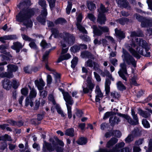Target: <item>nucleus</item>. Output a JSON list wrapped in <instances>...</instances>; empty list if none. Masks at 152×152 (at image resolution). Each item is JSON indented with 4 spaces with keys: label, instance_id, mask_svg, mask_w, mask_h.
I'll return each instance as SVG.
<instances>
[{
    "label": "nucleus",
    "instance_id": "nucleus-50",
    "mask_svg": "<svg viewBox=\"0 0 152 152\" xmlns=\"http://www.w3.org/2000/svg\"><path fill=\"white\" fill-rule=\"evenodd\" d=\"M110 96L113 98L118 99L120 97V95L118 93L114 91L111 93Z\"/></svg>",
    "mask_w": 152,
    "mask_h": 152
},
{
    "label": "nucleus",
    "instance_id": "nucleus-55",
    "mask_svg": "<svg viewBox=\"0 0 152 152\" xmlns=\"http://www.w3.org/2000/svg\"><path fill=\"white\" fill-rule=\"evenodd\" d=\"M93 66V69L95 71H97L99 72L101 70L99 68V65L95 62L94 63Z\"/></svg>",
    "mask_w": 152,
    "mask_h": 152
},
{
    "label": "nucleus",
    "instance_id": "nucleus-31",
    "mask_svg": "<svg viewBox=\"0 0 152 152\" xmlns=\"http://www.w3.org/2000/svg\"><path fill=\"white\" fill-rule=\"evenodd\" d=\"M31 91L29 95V97L30 99L35 98L37 95V92L36 90L34 88H31L29 87Z\"/></svg>",
    "mask_w": 152,
    "mask_h": 152
},
{
    "label": "nucleus",
    "instance_id": "nucleus-10",
    "mask_svg": "<svg viewBox=\"0 0 152 152\" xmlns=\"http://www.w3.org/2000/svg\"><path fill=\"white\" fill-rule=\"evenodd\" d=\"M87 82V86H82L83 92L85 94L92 92L95 86V85L91 82V78L90 77H88Z\"/></svg>",
    "mask_w": 152,
    "mask_h": 152
},
{
    "label": "nucleus",
    "instance_id": "nucleus-2",
    "mask_svg": "<svg viewBox=\"0 0 152 152\" xmlns=\"http://www.w3.org/2000/svg\"><path fill=\"white\" fill-rule=\"evenodd\" d=\"M52 34L54 35L55 38L60 37L62 40L61 41V46L62 48L67 46H70L73 45L75 41V37L73 34L67 32L59 33L58 30L55 28L51 29Z\"/></svg>",
    "mask_w": 152,
    "mask_h": 152
},
{
    "label": "nucleus",
    "instance_id": "nucleus-62",
    "mask_svg": "<svg viewBox=\"0 0 152 152\" xmlns=\"http://www.w3.org/2000/svg\"><path fill=\"white\" fill-rule=\"evenodd\" d=\"M3 137H4L3 141L5 142L7 141H12V139H11V137L8 134H5L3 136Z\"/></svg>",
    "mask_w": 152,
    "mask_h": 152
},
{
    "label": "nucleus",
    "instance_id": "nucleus-46",
    "mask_svg": "<svg viewBox=\"0 0 152 152\" xmlns=\"http://www.w3.org/2000/svg\"><path fill=\"white\" fill-rule=\"evenodd\" d=\"M80 49L79 45H75L71 47L70 50L71 51L73 52H76L79 51Z\"/></svg>",
    "mask_w": 152,
    "mask_h": 152
},
{
    "label": "nucleus",
    "instance_id": "nucleus-53",
    "mask_svg": "<svg viewBox=\"0 0 152 152\" xmlns=\"http://www.w3.org/2000/svg\"><path fill=\"white\" fill-rule=\"evenodd\" d=\"M32 69L31 67L27 66L25 67L23 69V70L25 73L30 74L32 72Z\"/></svg>",
    "mask_w": 152,
    "mask_h": 152
},
{
    "label": "nucleus",
    "instance_id": "nucleus-13",
    "mask_svg": "<svg viewBox=\"0 0 152 152\" xmlns=\"http://www.w3.org/2000/svg\"><path fill=\"white\" fill-rule=\"evenodd\" d=\"M63 97L65 101L66 106L72 105L74 103L73 99L69 93L66 92H62Z\"/></svg>",
    "mask_w": 152,
    "mask_h": 152
},
{
    "label": "nucleus",
    "instance_id": "nucleus-48",
    "mask_svg": "<svg viewBox=\"0 0 152 152\" xmlns=\"http://www.w3.org/2000/svg\"><path fill=\"white\" fill-rule=\"evenodd\" d=\"M137 77L136 76L132 77L130 80V82L131 85H134L135 86H137L138 85L137 84L136 80Z\"/></svg>",
    "mask_w": 152,
    "mask_h": 152
},
{
    "label": "nucleus",
    "instance_id": "nucleus-39",
    "mask_svg": "<svg viewBox=\"0 0 152 152\" xmlns=\"http://www.w3.org/2000/svg\"><path fill=\"white\" fill-rule=\"evenodd\" d=\"M30 42L29 44L30 47L33 49L37 50L38 49L35 43V40L32 39L31 41H30Z\"/></svg>",
    "mask_w": 152,
    "mask_h": 152
},
{
    "label": "nucleus",
    "instance_id": "nucleus-47",
    "mask_svg": "<svg viewBox=\"0 0 152 152\" xmlns=\"http://www.w3.org/2000/svg\"><path fill=\"white\" fill-rule=\"evenodd\" d=\"M117 21L122 25H124L129 21L128 19L126 18H121L118 20Z\"/></svg>",
    "mask_w": 152,
    "mask_h": 152
},
{
    "label": "nucleus",
    "instance_id": "nucleus-64",
    "mask_svg": "<svg viewBox=\"0 0 152 152\" xmlns=\"http://www.w3.org/2000/svg\"><path fill=\"white\" fill-rule=\"evenodd\" d=\"M131 149H129L128 147H125L120 149L118 151L116 152H130L131 151Z\"/></svg>",
    "mask_w": 152,
    "mask_h": 152
},
{
    "label": "nucleus",
    "instance_id": "nucleus-21",
    "mask_svg": "<svg viewBox=\"0 0 152 152\" xmlns=\"http://www.w3.org/2000/svg\"><path fill=\"white\" fill-rule=\"evenodd\" d=\"M76 142L79 145H85L87 142V139L86 137H81L78 139Z\"/></svg>",
    "mask_w": 152,
    "mask_h": 152
},
{
    "label": "nucleus",
    "instance_id": "nucleus-49",
    "mask_svg": "<svg viewBox=\"0 0 152 152\" xmlns=\"http://www.w3.org/2000/svg\"><path fill=\"white\" fill-rule=\"evenodd\" d=\"M26 106H27L29 105L31 107H32L33 105V102H32L31 99H30L29 97H27L26 100Z\"/></svg>",
    "mask_w": 152,
    "mask_h": 152
},
{
    "label": "nucleus",
    "instance_id": "nucleus-29",
    "mask_svg": "<svg viewBox=\"0 0 152 152\" xmlns=\"http://www.w3.org/2000/svg\"><path fill=\"white\" fill-rule=\"evenodd\" d=\"M65 135L73 137L74 136V130L73 128L68 129L65 131Z\"/></svg>",
    "mask_w": 152,
    "mask_h": 152
},
{
    "label": "nucleus",
    "instance_id": "nucleus-19",
    "mask_svg": "<svg viewBox=\"0 0 152 152\" xmlns=\"http://www.w3.org/2000/svg\"><path fill=\"white\" fill-rule=\"evenodd\" d=\"M99 73L102 76L105 77L106 76L110 79L112 80L113 81H114V78L113 77L112 75L110 74L108 70H104V71H103L101 70L99 72Z\"/></svg>",
    "mask_w": 152,
    "mask_h": 152
},
{
    "label": "nucleus",
    "instance_id": "nucleus-27",
    "mask_svg": "<svg viewBox=\"0 0 152 152\" xmlns=\"http://www.w3.org/2000/svg\"><path fill=\"white\" fill-rule=\"evenodd\" d=\"M8 71L12 73V72H16L18 69L17 66L12 64H9L7 66Z\"/></svg>",
    "mask_w": 152,
    "mask_h": 152
},
{
    "label": "nucleus",
    "instance_id": "nucleus-4",
    "mask_svg": "<svg viewBox=\"0 0 152 152\" xmlns=\"http://www.w3.org/2000/svg\"><path fill=\"white\" fill-rule=\"evenodd\" d=\"M57 141L58 144L61 147H60L57 146V145L55 143V141L53 140L52 142V144L53 146H51L50 144L46 142H44L45 146L46 147L47 149L50 151H53L55 150L57 152H63V147L64 146V143L61 140L57 139Z\"/></svg>",
    "mask_w": 152,
    "mask_h": 152
},
{
    "label": "nucleus",
    "instance_id": "nucleus-1",
    "mask_svg": "<svg viewBox=\"0 0 152 152\" xmlns=\"http://www.w3.org/2000/svg\"><path fill=\"white\" fill-rule=\"evenodd\" d=\"M131 45L134 48L139 46L136 48L137 51L132 48H130L129 49V51L132 55L137 58L139 59L140 58V56L139 54L147 57L150 56V52L149 51L150 49V47L145 41L142 39L136 38L134 41H132Z\"/></svg>",
    "mask_w": 152,
    "mask_h": 152
},
{
    "label": "nucleus",
    "instance_id": "nucleus-16",
    "mask_svg": "<svg viewBox=\"0 0 152 152\" xmlns=\"http://www.w3.org/2000/svg\"><path fill=\"white\" fill-rule=\"evenodd\" d=\"M95 93L96 94L95 101L96 102H99V103L100 100L103 97V95L99 87L98 86H96V87Z\"/></svg>",
    "mask_w": 152,
    "mask_h": 152
},
{
    "label": "nucleus",
    "instance_id": "nucleus-32",
    "mask_svg": "<svg viewBox=\"0 0 152 152\" xmlns=\"http://www.w3.org/2000/svg\"><path fill=\"white\" fill-rule=\"evenodd\" d=\"M81 56L83 58H91L92 56V54L88 51H85L81 53Z\"/></svg>",
    "mask_w": 152,
    "mask_h": 152
},
{
    "label": "nucleus",
    "instance_id": "nucleus-58",
    "mask_svg": "<svg viewBox=\"0 0 152 152\" xmlns=\"http://www.w3.org/2000/svg\"><path fill=\"white\" fill-rule=\"evenodd\" d=\"M67 111L68 117L70 118L72 117V114L71 111V106L70 105H67L66 106Z\"/></svg>",
    "mask_w": 152,
    "mask_h": 152
},
{
    "label": "nucleus",
    "instance_id": "nucleus-43",
    "mask_svg": "<svg viewBox=\"0 0 152 152\" xmlns=\"http://www.w3.org/2000/svg\"><path fill=\"white\" fill-rule=\"evenodd\" d=\"M12 86V88L15 89H17L18 88L19 86V83L15 79H13L12 81V82H11Z\"/></svg>",
    "mask_w": 152,
    "mask_h": 152
},
{
    "label": "nucleus",
    "instance_id": "nucleus-57",
    "mask_svg": "<svg viewBox=\"0 0 152 152\" xmlns=\"http://www.w3.org/2000/svg\"><path fill=\"white\" fill-rule=\"evenodd\" d=\"M50 9L53 8L55 6L56 0H48Z\"/></svg>",
    "mask_w": 152,
    "mask_h": 152
},
{
    "label": "nucleus",
    "instance_id": "nucleus-11",
    "mask_svg": "<svg viewBox=\"0 0 152 152\" xmlns=\"http://www.w3.org/2000/svg\"><path fill=\"white\" fill-rule=\"evenodd\" d=\"M47 14V10H42L41 14L37 18V20L42 24L45 25Z\"/></svg>",
    "mask_w": 152,
    "mask_h": 152
},
{
    "label": "nucleus",
    "instance_id": "nucleus-18",
    "mask_svg": "<svg viewBox=\"0 0 152 152\" xmlns=\"http://www.w3.org/2000/svg\"><path fill=\"white\" fill-rule=\"evenodd\" d=\"M3 87L4 89L9 90L12 87V83L10 80L8 79H4L2 81Z\"/></svg>",
    "mask_w": 152,
    "mask_h": 152
},
{
    "label": "nucleus",
    "instance_id": "nucleus-51",
    "mask_svg": "<svg viewBox=\"0 0 152 152\" xmlns=\"http://www.w3.org/2000/svg\"><path fill=\"white\" fill-rule=\"evenodd\" d=\"M38 3L42 7L44 10L45 9L46 4V1L45 0H39Z\"/></svg>",
    "mask_w": 152,
    "mask_h": 152
},
{
    "label": "nucleus",
    "instance_id": "nucleus-56",
    "mask_svg": "<svg viewBox=\"0 0 152 152\" xmlns=\"http://www.w3.org/2000/svg\"><path fill=\"white\" fill-rule=\"evenodd\" d=\"M7 39L8 40H15L18 39V37L16 35H6Z\"/></svg>",
    "mask_w": 152,
    "mask_h": 152
},
{
    "label": "nucleus",
    "instance_id": "nucleus-5",
    "mask_svg": "<svg viewBox=\"0 0 152 152\" xmlns=\"http://www.w3.org/2000/svg\"><path fill=\"white\" fill-rule=\"evenodd\" d=\"M123 54L122 56L123 58V60L128 65L131 66L135 68L137 67V61L127 51L123 49Z\"/></svg>",
    "mask_w": 152,
    "mask_h": 152
},
{
    "label": "nucleus",
    "instance_id": "nucleus-42",
    "mask_svg": "<svg viewBox=\"0 0 152 152\" xmlns=\"http://www.w3.org/2000/svg\"><path fill=\"white\" fill-rule=\"evenodd\" d=\"M94 62L91 59H88L85 62V65L86 67H92Z\"/></svg>",
    "mask_w": 152,
    "mask_h": 152
},
{
    "label": "nucleus",
    "instance_id": "nucleus-3",
    "mask_svg": "<svg viewBox=\"0 0 152 152\" xmlns=\"http://www.w3.org/2000/svg\"><path fill=\"white\" fill-rule=\"evenodd\" d=\"M34 14V10H21L16 16V20L23 22L27 27H31L32 26V22L30 18Z\"/></svg>",
    "mask_w": 152,
    "mask_h": 152
},
{
    "label": "nucleus",
    "instance_id": "nucleus-52",
    "mask_svg": "<svg viewBox=\"0 0 152 152\" xmlns=\"http://www.w3.org/2000/svg\"><path fill=\"white\" fill-rule=\"evenodd\" d=\"M142 124L144 127L146 128H149L150 127V125L148 121L145 119H142Z\"/></svg>",
    "mask_w": 152,
    "mask_h": 152
},
{
    "label": "nucleus",
    "instance_id": "nucleus-33",
    "mask_svg": "<svg viewBox=\"0 0 152 152\" xmlns=\"http://www.w3.org/2000/svg\"><path fill=\"white\" fill-rule=\"evenodd\" d=\"M138 113L142 117L145 118H147L150 115V114L147 111H143L140 109L139 110Z\"/></svg>",
    "mask_w": 152,
    "mask_h": 152
},
{
    "label": "nucleus",
    "instance_id": "nucleus-41",
    "mask_svg": "<svg viewBox=\"0 0 152 152\" xmlns=\"http://www.w3.org/2000/svg\"><path fill=\"white\" fill-rule=\"evenodd\" d=\"M78 58L76 57H74L71 61V66L72 68H74L77 64Z\"/></svg>",
    "mask_w": 152,
    "mask_h": 152
},
{
    "label": "nucleus",
    "instance_id": "nucleus-63",
    "mask_svg": "<svg viewBox=\"0 0 152 152\" xmlns=\"http://www.w3.org/2000/svg\"><path fill=\"white\" fill-rule=\"evenodd\" d=\"M152 150V139H151L149 140L148 144V148L146 150V152H151Z\"/></svg>",
    "mask_w": 152,
    "mask_h": 152
},
{
    "label": "nucleus",
    "instance_id": "nucleus-14",
    "mask_svg": "<svg viewBox=\"0 0 152 152\" xmlns=\"http://www.w3.org/2000/svg\"><path fill=\"white\" fill-rule=\"evenodd\" d=\"M6 48V47L5 45H0V50L1 51V53L4 54L0 55V56L3 60H7L8 58L12 57V56L9 53L7 52L5 50V49Z\"/></svg>",
    "mask_w": 152,
    "mask_h": 152
},
{
    "label": "nucleus",
    "instance_id": "nucleus-45",
    "mask_svg": "<svg viewBox=\"0 0 152 152\" xmlns=\"http://www.w3.org/2000/svg\"><path fill=\"white\" fill-rule=\"evenodd\" d=\"M78 29L83 33L87 34V31L85 29L84 27H83L80 24H76Z\"/></svg>",
    "mask_w": 152,
    "mask_h": 152
},
{
    "label": "nucleus",
    "instance_id": "nucleus-12",
    "mask_svg": "<svg viewBox=\"0 0 152 152\" xmlns=\"http://www.w3.org/2000/svg\"><path fill=\"white\" fill-rule=\"evenodd\" d=\"M106 10H98L99 14L97 22L100 24H104L106 21V18L104 13L107 12Z\"/></svg>",
    "mask_w": 152,
    "mask_h": 152
},
{
    "label": "nucleus",
    "instance_id": "nucleus-38",
    "mask_svg": "<svg viewBox=\"0 0 152 152\" xmlns=\"http://www.w3.org/2000/svg\"><path fill=\"white\" fill-rule=\"evenodd\" d=\"M116 85L117 88L120 90H125L126 88L125 86L120 81H118L116 83Z\"/></svg>",
    "mask_w": 152,
    "mask_h": 152
},
{
    "label": "nucleus",
    "instance_id": "nucleus-59",
    "mask_svg": "<svg viewBox=\"0 0 152 152\" xmlns=\"http://www.w3.org/2000/svg\"><path fill=\"white\" fill-rule=\"evenodd\" d=\"M75 0H68V5L66 10H71L72 8V3Z\"/></svg>",
    "mask_w": 152,
    "mask_h": 152
},
{
    "label": "nucleus",
    "instance_id": "nucleus-34",
    "mask_svg": "<svg viewBox=\"0 0 152 152\" xmlns=\"http://www.w3.org/2000/svg\"><path fill=\"white\" fill-rule=\"evenodd\" d=\"M0 77L2 78L7 77L10 78L13 77V75L12 73L5 72L0 73Z\"/></svg>",
    "mask_w": 152,
    "mask_h": 152
},
{
    "label": "nucleus",
    "instance_id": "nucleus-25",
    "mask_svg": "<svg viewBox=\"0 0 152 152\" xmlns=\"http://www.w3.org/2000/svg\"><path fill=\"white\" fill-rule=\"evenodd\" d=\"M115 34L120 39H122L125 37V33L121 30H118L117 28L115 29Z\"/></svg>",
    "mask_w": 152,
    "mask_h": 152
},
{
    "label": "nucleus",
    "instance_id": "nucleus-26",
    "mask_svg": "<svg viewBox=\"0 0 152 152\" xmlns=\"http://www.w3.org/2000/svg\"><path fill=\"white\" fill-rule=\"evenodd\" d=\"M118 140L115 138H112L107 143L106 147L109 148L117 142Z\"/></svg>",
    "mask_w": 152,
    "mask_h": 152
},
{
    "label": "nucleus",
    "instance_id": "nucleus-60",
    "mask_svg": "<svg viewBox=\"0 0 152 152\" xmlns=\"http://www.w3.org/2000/svg\"><path fill=\"white\" fill-rule=\"evenodd\" d=\"M48 99L49 100L52 102L54 105L56 104V102L55 101L54 96L52 94H50L48 97Z\"/></svg>",
    "mask_w": 152,
    "mask_h": 152
},
{
    "label": "nucleus",
    "instance_id": "nucleus-15",
    "mask_svg": "<svg viewBox=\"0 0 152 152\" xmlns=\"http://www.w3.org/2000/svg\"><path fill=\"white\" fill-rule=\"evenodd\" d=\"M24 46V44L18 41L15 42H13V45L11 46L12 49L15 50L16 53L20 52V49H22Z\"/></svg>",
    "mask_w": 152,
    "mask_h": 152
},
{
    "label": "nucleus",
    "instance_id": "nucleus-44",
    "mask_svg": "<svg viewBox=\"0 0 152 152\" xmlns=\"http://www.w3.org/2000/svg\"><path fill=\"white\" fill-rule=\"evenodd\" d=\"M87 6L89 10H93L96 8L95 4L91 2H87Z\"/></svg>",
    "mask_w": 152,
    "mask_h": 152
},
{
    "label": "nucleus",
    "instance_id": "nucleus-37",
    "mask_svg": "<svg viewBox=\"0 0 152 152\" xmlns=\"http://www.w3.org/2000/svg\"><path fill=\"white\" fill-rule=\"evenodd\" d=\"M50 50H51L50 49L49 51H46L43 56L42 61L45 62V63L47 62L48 56Z\"/></svg>",
    "mask_w": 152,
    "mask_h": 152
},
{
    "label": "nucleus",
    "instance_id": "nucleus-17",
    "mask_svg": "<svg viewBox=\"0 0 152 152\" xmlns=\"http://www.w3.org/2000/svg\"><path fill=\"white\" fill-rule=\"evenodd\" d=\"M35 84L39 91L42 90L43 89L45 83L42 79H39V80H36L34 82Z\"/></svg>",
    "mask_w": 152,
    "mask_h": 152
},
{
    "label": "nucleus",
    "instance_id": "nucleus-20",
    "mask_svg": "<svg viewBox=\"0 0 152 152\" xmlns=\"http://www.w3.org/2000/svg\"><path fill=\"white\" fill-rule=\"evenodd\" d=\"M92 27L93 29L94 33L95 35L99 36L102 34V31L99 28V27H98L96 25H93Z\"/></svg>",
    "mask_w": 152,
    "mask_h": 152
},
{
    "label": "nucleus",
    "instance_id": "nucleus-6",
    "mask_svg": "<svg viewBox=\"0 0 152 152\" xmlns=\"http://www.w3.org/2000/svg\"><path fill=\"white\" fill-rule=\"evenodd\" d=\"M134 17L141 22V26L142 27H148L152 26V18H143L137 14H135Z\"/></svg>",
    "mask_w": 152,
    "mask_h": 152
},
{
    "label": "nucleus",
    "instance_id": "nucleus-22",
    "mask_svg": "<svg viewBox=\"0 0 152 152\" xmlns=\"http://www.w3.org/2000/svg\"><path fill=\"white\" fill-rule=\"evenodd\" d=\"M111 84V81L108 78H106L105 83V90L106 94H109L110 91V85Z\"/></svg>",
    "mask_w": 152,
    "mask_h": 152
},
{
    "label": "nucleus",
    "instance_id": "nucleus-30",
    "mask_svg": "<svg viewBox=\"0 0 152 152\" xmlns=\"http://www.w3.org/2000/svg\"><path fill=\"white\" fill-rule=\"evenodd\" d=\"M143 35L142 31L140 30H139L137 32L134 31L131 33V37H142Z\"/></svg>",
    "mask_w": 152,
    "mask_h": 152
},
{
    "label": "nucleus",
    "instance_id": "nucleus-8",
    "mask_svg": "<svg viewBox=\"0 0 152 152\" xmlns=\"http://www.w3.org/2000/svg\"><path fill=\"white\" fill-rule=\"evenodd\" d=\"M121 68L118 73L119 76L124 80L126 81V76L128 74L127 71L126 66L124 63H121L120 65Z\"/></svg>",
    "mask_w": 152,
    "mask_h": 152
},
{
    "label": "nucleus",
    "instance_id": "nucleus-9",
    "mask_svg": "<svg viewBox=\"0 0 152 152\" xmlns=\"http://www.w3.org/2000/svg\"><path fill=\"white\" fill-rule=\"evenodd\" d=\"M125 143L124 142H121L116 144L115 147H113L112 149L110 151L105 149L100 148L98 151L95 152H116L120 150L121 148L124 146Z\"/></svg>",
    "mask_w": 152,
    "mask_h": 152
},
{
    "label": "nucleus",
    "instance_id": "nucleus-40",
    "mask_svg": "<svg viewBox=\"0 0 152 152\" xmlns=\"http://www.w3.org/2000/svg\"><path fill=\"white\" fill-rule=\"evenodd\" d=\"M134 137L139 136L140 135V132L139 129L138 128H136L132 132L131 134Z\"/></svg>",
    "mask_w": 152,
    "mask_h": 152
},
{
    "label": "nucleus",
    "instance_id": "nucleus-36",
    "mask_svg": "<svg viewBox=\"0 0 152 152\" xmlns=\"http://www.w3.org/2000/svg\"><path fill=\"white\" fill-rule=\"evenodd\" d=\"M66 22V21L64 18H59L55 20V23L56 24H63Z\"/></svg>",
    "mask_w": 152,
    "mask_h": 152
},
{
    "label": "nucleus",
    "instance_id": "nucleus-54",
    "mask_svg": "<svg viewBox=\"0 0 152 152\" xmlns=\"http://www.w3.org/2000/svg\"><path fill=\"white\" fill-rule=\"evenodd\" d=\"M134 137L131 134H129L125 139V141L126 143H129L133 140Z\"/></svg>",
    "mask_w": 152,
    "mask_h": 152
},
{
    "label": "nucleus",
    "instance_id": "nucleus-24",
    "mask_svg": "<svg viewBox=\"0 0 152 152\" xmlns=\"http://www.w3.org/2000/svg\"><path fill=\"white\" fill-rule=\"evenodd\" d=\"M117 2L120 7L126 8L129 6V3L126 0H118Z\"/></svg>",
    "mask_w": 152,
    "mask_h": 152
},
{
    "label": "nucleus",
    "instance_id": "nucleus-7",
    "mask_svg": "<svg viewBox=\"0 0 152 152\" xmlns=\"http://www.w3.org/2000/svg\"><path fill=\"white\" fill-rule=\"evenodd\" d=\"M117 115L120 117H122L127 120L128 122L130 124L135 125L139 124V120L137 115L132 116L133 120L129 116L127 115L122 114L120 113H117Z\"/></svg>",
    "mask_w": 152,
    "mask_h": 152
},
{
    "label": "nucleus",
    "instance_id": "nucleus-28",
    "mask_svg": "<svg viewBox=\"0 0 152 152\" xmlns=\"http://www.w3.org/2000/svg\"><path fill=\"white\" fill-rule=\"evenodd\" d=\"M71 57V56L69 53L61 55L58 58V62H59L64 60H67L70 58Z\"/></svg>",
    "mask_w": 152,
    "mask_h": 152
},
{
    "label": "nucleus",
    "instance_id": "nucleus-23",
    "mask_svg": "<svg viewBox=\"0 0 152 152\" xmlns=\"http://www.w3.org/2000/svg\"><path fill=\"white\" fill-rule=\"evenodd\" d=\"M120 121V120L115 116H111L109 119L110 123L112 126H113L115 124H118Z\"/></svg>",
    "mask_w": 152,
    "mask_h": 152
},
{
    "label": "nucleus",
    "instance_id": "nucleus-61",
    "mask_svg": "<svg viewBox=\"0 0 152 152\" xmlns=\"http://www.w3.org/2000/svg\"><path fill=\"white\" fill-rule=\"evenodd\" d=\"M28 89L26 88H23L21 90V93L24 96H27L28 93Z\"/></svg>",
    "mask_w": 152,
    "mask_h": 152
},
{
    "label": "nucleus",
    "instance_id": "nucleus-35",
    "mask_svg": "<svg viewBox=\"0 0 152 152\" xmlns=\"http://www.w3.org/2000/svg\"><path fill=\"white\" fill-rule=\"evenodd\" d=\"M41 46L43 48H47L50 47L51 45L49 43H47L45 40H43L40 43Z\"/></svg>",
    "mask_w": 152,
    "mask_h": 152
}]
</instances>
